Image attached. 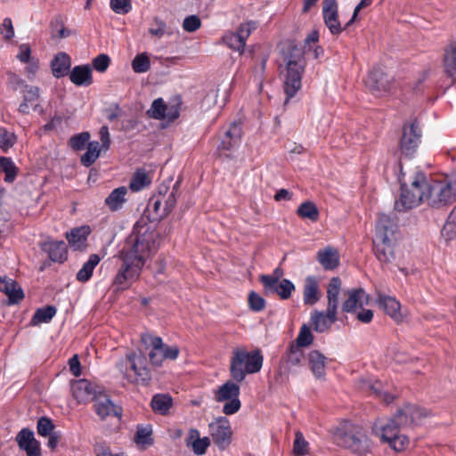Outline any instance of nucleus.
Returning a JSON list of instances; mask_svg holds the SVG:
<instances>
[{"label": "nucleus", "instance_id": "nucleus-4", "mask_svg": "<svg viewBox=\"0 0 456 456\" xmlns=\"http://www.w3.org/2000/svg\"><path fill=\"white\" fill-rule=\"evenodd\" d=\"M264 356L260 349L248 351L245 346L235 347L230 361V374L237 383L242 382L248 374L260 371Z\"/></svg>", "mask_w": 456, "mask_h": 456}, {"label": "nucleus", "instance_id": "nucleus-64", "mask_svg": "<svg viewBox=\"0 0 456 456\" xmlns=\"http://www.w3.org/2000/svg\"><path fill=\"white\" fill-rule=\"evenodd\" d=\"M110 59L107 54H100L93 60V67L99 72H104L110 66Z\"/></svg>", "mask_w": 456, "mask_h": 456}, {"label": "nucleus", "instance_id": "nucleus-44", "mask_svg": "<svg viewBox=\"0 0 456 456\" xmlns=\"http://www.w3.org/2000/svg\"><path fill=\"white\" fill-rule=\"evenodd\" d=\"M89 234V228L83 226L72 229L69 232L66 233V238L69 243L74 247H80L86 240Z\"/></svg>", "mask_w": 456, "mask_h": 456}, {"label": "nucleus", "instance_id": "nucleus-6", "mask_svg": "<svg viewBox=\"0 0 456 456\" xmlns=\"http://www.w3.org/2000/svg\"><path fill=\"white\" fill-rule=\"evenodd\" d=\"M428 178L423 173H416L409 186L402 188L401 198L395 202V209L404 211L426 202Z\"/></svg>", "mask_w": 456, "mask_h": 456}, {"label": "nucleus", "instance_id": "nucleus-7", "mask_svg": "<svg viewBox=\"0 0 456 456\" xmlns=\"http://www.w3.org/2000/svg\"><path fill=\"white\" fill-rule=\"evenodd\" d=\"M120 370L124 378L130 382L149 385L151 379V370L147 366V359L142 353H129L121 360Z\"/></svg>", "mask_w": 456, "mask_h": 456}, {"label": "nucleus", "instance_id": "nucleus-62", "mask_svg": "<svg viewBox=\"0 0 456 456\" xmlns=\"http://www.w3.org/2000/svg\"><path fill=\"white\" fill-rule=\"evenodd\" d=\"M54 426L51 419L46 417H42L37 421V433L42 436H46L51 434Z\"/></svg>", "mask_w": 456, "mask_h": 456}, {"label": "nucleus", "instance_id": "nucleus-24", "mask_svg": "<svg viewBox=\"0 0 456 456\" xmlns=\"http://www.w3.org/2000/svg\"><path fill=\"white\" fill-rule=\"evenodd\" d=\"M369 302V296L362 289L348 291V297L343 303V311L351 313L357 308H362Z\"/></svg>", "mask_w": 456, "mask_h": 456}, {"label": "nucleus", "instance_id": "nucleus-49", "mask_svg": "<svg viewBox=\"0 0 456 456\" xmlns=\"http://www.w3.org/2000/svg\"><path fill=\"white\" fill-rule=\"evenodd\" d=\"M379 233H385L387 238H392L394 235L393 221L386 215L380 216L376 224V235Z\"/></svg>", "mask_w": 456, "mask_h": 456}, {"label": "nucleus", "instance_id": "nucleus-22", "mask_svg": "<svg viewBox=\"0 0 456 456\" xmlns=\"http://www.w3.org/2000/svg\"><path fill=\"white\" fill-rule=\"evenodd\" d=\"M314 329L317 332H324L337 321V310L327 307L326 312L314 311L311 316Z\"/></svg>", "mask_w": 456, "mask_h": 456}, {"label": "nucleus", "instance_id": "nucleus-59", "mask_svg": "<svg viewBox=\"0 0 456 456\" xmlns=\"http://www.w3.org/2000/svg\"><path fill=\"white\" fill-rule=\"evenodd\" d=\"M281 273L279 269L274 271V276L263 275L260 278L262 284L265 289L268 291H273L276 286L279 284V278Z\"/></svg>", "mask_w": 456, "mask_h": 456}, {"label": "nucleus", "instance_id": "nucleus-5", "mask_svg": "<svg viewBox=\"0 0 456 456\" xmlns=\"http://www.w3.org/2000/svg\"><path fill=\"white\" fill-rule=\"evenodd\" d=\"M404 427L400 424V420L396 419V415L386 421H377L373 428V433L379 436L381 442L386 443L395 452L404 451L409 444V437L401 434L400 428Z\"/></svg>", "mask_w": 456, "mask_h": 456}, {"label": "nucleus", "instance_id": "nucleus-14", "mask_svg": "<svg viewBox=\"0 0 456 456\" xmlns=\"http://www.w3.org/2000/svg\"><path fill=\"white\" fill-rule=\"evenodd\" d=\"M393 77L381 68H374L368 75L365 84L372 94L379 96L387 93L392 86Z\"/></svg>", "mask_w": 456, "mask_h": 456}, {"label": "nucleus", "instance_id": "nucleus-11", "mask_svg": "<svg viewBox=\"0 0 456 456\" xmlns=\"http://www.w3.org/2000/svg\"><path fill=\"white\" fill-rule=\"evenodd\" d=\"M209 435L216 447L224 451L232 441L233 432L231 423L226 417H217L208 424Z\"/></svg>", "mask_w": 456, "mask_h": 456}, {"label": "nucleus", "instance_id": "nucleus-33", "mask_svg": "<svg viewBox=\"0 0 456 456\" xmlns=\"http://www.w3.org/2000/svg\"><path fill=\"white\" fill-rule=\"evenodd\" d=\"M70 65L69 56L65 53H59L51 63L53 75L58 78L66 76L70 69Z\"/></svg>", "mask_w": 456, "mask_h": 456}, {"label": "nucleus", "instance_id": "nucleus-12", "mask_svg": "<svg viewBox=\"0 0 456 456\" xmlns=\"http://www.w3.org/2000/svg\"><path fill=\"white\" fill-rule=\"evenodd\" d=\"M121 265L119 266L112 281V286L117 290H124L130 287V285L136 281L142 271L140 265L129 262L126 259H120Z\"/></svg>", "mask_w": 456, "mask_h": 456}, {"label": "nucleus", "instance_id": "nucleus-29", "mask_svg": "<svg viewBox=\"0 0 456 456\" xmlns=\"http://www.w3.org/2000/svg\"><path fill=\"white\" fill-rule=\"evenodd\" d=\"M317 260L326 270H333L339 265V254L333 247H326L317 252Z\"/></svg>", "mask_w": 456, "mask_h": 456}, {"label": "nucleus", "instance_id": "nucleus-17", "mask_svg": "<svg viewBox=\"0 0 456 456\" xmlns=\"http://www.w3.org/2000/svg\"><path fill=\"white\" fill-rule=\"evenodd\" d=\"M73 397L79 403H86L98 396L96 387L86 379L76 380L71 385Z\"/></svg>", "mask_w": 456, "mask_h": 456}, {"label": "nucleus", "instance_id": "nucleus-9", "mask_svg": "<svg viewBox=\"0 0 456 456\" xmlns=\"http://www.w3.org/2000/svg\"><path fill=\"white\" fill-rule=\"evenodd\" d=\"M141 340L145 346L151 347L149 359L153 366L159 367L164 360H175L179 355L180 350L177 346H169L164 344L159 337L144 333L142 334Z\"/></svg>", "mask_w": 456, "mask_h": 456}, {"label": "nucleus", "instance_id": "nucleus-38", "mask_svg": "<svg viewBox=\"0 0 456 456\" xmlns=\"http://www.w3.org/2000/svg\"><path fill=\"white\" fill-rule=\"evenodd\" d=\"M151 183V173L144 168L137 169L129 183V188L133 191H139L149 186Z\"/></svg>", "mask_w": 456, "mask_h": 456}, {"label": "nucleus", "instance_id": "nucleus-48", "mask_svg": "<svg viewBox=\"0 0 456 456\" xmlns=\"http://www.w3.org/2000/svg\"><path fill=\"white\" fill-rule=\"evenodd\" d=\"M131 66L135 73H145L151 69V61L147 53L137 54L132 61Z\"/></svg>", "mask_w": 456, "mask_h": 456}, {"label": "nucleus", "instance_id": "nucleus-51", "mask_svg": "<svg viewBox=\"0 0 456 456\" xmlns=\"http://www.w3.org/2000/svg\"><path fill=\"white\" fill-rule=\"evenodd\" d=\"M314 336L310 328L304 324L298 332V335L296 339V344L294 346H298L300 348L308 346L313 343Z\"/></svg>", "mask_w": 456, "mask_h": 456}, {"label": "nucleus", "instance_id": "nucleus-3", "mask_svg": "<svg viewBox=\"0 0 456 456\" xmlns=\"http://www.w3.org/2000/svg\"><path fill=\"white\" fill-rule=\"evenodd\" d=\"M333 438L338 446L355 456H367L373 446L366 428L347 421L336 428Z\"/></svg>", "mask_w": 456, "mask_h": 456}, {"label": "nucleus", "instance_id": "nucleus-61", "mask_svg": "<svg viewBox=\"0 0 456 456\" xmlns=\"http://www.w3.org/2000/svg\"><path fill=\"white\" fill-rule=\"evenodd\" d=\"M209 445H210V438L208 436H204L202 438H200L195 443H193L189 448H191L192 452L196 455H203L206 453Z\"/></svg>", "mask_w": 456, "mask_h": 456}, {"label": "nucleus", "instance_id": "nucleus-34", "mask_svg": "<svg viewBox=\"0 0 456 456\" xmlns=\"http://www.w3.org/2000/svg\"><path fill=\"white\" fill-rule=\"evenodd\" d=\"M164 196L161 194L152 196L147 205V212L154 221L161 220L167 216V210L163 205Z\"/></svg>", "mask_w": 456, "mask_h": 456}, {"label": "nucleus", "instance_id": "nucleus-10", "mask_svg": "<svg viewBox=\"0 0 456 456\" xmlns=\"http://www.w3.org/2000/svg\"><path fill=\"white\" fill-rule=\"evenodd\" d=\"M240 393V386L232 380L226 381L215 392V400L225 403L223 407V412L225 415H232L240 411L241 407Z\"/></svg>", "mask_w": 456, "mask_h": 456}, {"label": "nucleus", "instance_id": "nucleus-45", "mask_svg": "<svg viewBox=\"0 0 456 456\" xmlns=\"http://www.w3.org/2000/svg\"><path fill=\"white\" fill-rule=\"evenodd\" d=\"M56 314V308L54 306L47 305L39 308L36 311L31 323L33 325H38L43 322H49Z\"/></svg>", "mask_w": 456, "mask_h": 456}, {"label": "nucleus", "instance_id": "nucleus-50", "mask_svg": "<svg viewBox=\"0 0 456 456\" xmlns=\"http://www.w3.org/2000/svg\"><path fill=\"white\" fill-rule=\"evenodd\" d=\"M309 452V444L304 437L301 431L297 430L295 433V439L293 442V453L296 456H303Z\"/></svg>", "mask_w": 456, "mask_h": 456}, {"label": "nucleus", "instance_id": "nucleus-54", "mask_svg": "<svg viewBox=\"0 0 456 456\" xmlns=\"http://www.w3.org/2000/svg\"><path fill=\"white\" fill-rule=\"evenodd\" d=\"M90 134L82 132L69 139V145L74 151H81L89 142Z\"/></svg>", "mask_w": 456, "mask_h": 456}, {"label": "nucleus", "instance_id": "nucleus-16", "mask_svg": "<svg viewBox=\"0 0 456 456\" xmlns=\"http://www.w3.org/2000/svg\"><path fill=\"white\" fill-rule=\"evenodd\" d=\"M420 135V129L416 121L405 124L400 141L401 151L405 155L413 154L419 145Z\"/></svg>", "mask_w": 456, "mask_h": 456}, {"label": "nucleus", "instance_id": "nucleus-19", "mask_svg": "<svg viewBox=\"0 0 456 456\" xmlns=\"http://www.w3.org/2000/svg\"><path fill=\"white\" fill-rule=\"evenodd\" d=\"M373 244L375 255L381 263H390L395 258L392 238H387L385 233H379L375 235Z\"/></svg>", "mask_w": 456, "mask_h": 456}, {"label": "nucleus", "instance_id": "nucleus-43", "mask_svg": "<svg viewBox=\"0 0 456 456\" xmlns=\"http://www.w3.org/2000/svg\"><path fill=\"white\" fill-rule=\"evenodd\" d=\"M151 405L155 412L166 415L172 406V398L167 395L159 394L152 397Z\"/></svg>", "mask_w": 456, "mask_h": 456}, {"label": "nucleus", "instance_id": "nucleus-42", "mask_svg": "<svg viewBox=\"0 0 456 456\" xmlns=\"http://www.w3.org/2000/svg\"><path fill=\"white\" fill-rule=\"evenodd\" d=\"M297 214L301 218L308 219L311 222H317L320 216L318 208L313 201L301 203L297 209Z\"/></svg>", "mask_w": 456, "mask_h": 456}, {"label": "nucleus", "instance_id": "nucleus-21", "mask_svg": "<svg viewBox=\"0 0 456 456\" xmlns=\"http://www.w3.org/2000/svg\"><path fill=\"white\" fill-rule=\"evenodd\" d=\"M39 95L40 90L37 86L26 85L23 90V102L19 106V111L22 114H27L32 106L35 111L43 112L42 107L35 103L37 102Z\"/></svg>", "mask_w": 456, "mask_h": 456}, {"label": "nucleus", "instance_id": "nucleus-47", "mask_svg": "<svg viewBox=\"0 0 456 456\" xmlns=\"http://www.w3.org/2000/svg\"><path fill=\"white\" fill-rule=\"evenodd\" d=\"M0 170L5 175V182L12 183L15 180L18 168L11 159L6 157L0 158Z\"/></svg>", "mask_w": 456, "mask_h": 456}, {"label": "nucleus", "instance_id": "nucleus-37", "mask_svg": "<svg viewBox=\"0 0 456 456\" xmlns=\"http://www.w3.org/2000/svg\"><path fill=\"white\" fill-rule=\"evenodd\" d=\"M362 389L369 391L371 395L380 399L387 404L394 401L395 395H390L388 392L383 390V385L380 381L375 382L364 381Z\"/></svg>", "mask_w": 456, "mask_h": 456}, {"label": "nucleus", "instance_id": "nucleus-39", "mask_svg": "<svg viewBox=\"0 0 456 456\" xmlns=\"http://www.w3.org/2000/svg\"><path fill=\"white\" fill-rule=\"evenodd\" d=\"M305 358L304 351L298 346L291 344L284 357V362L287 369L301 365Z\"/></svg>", "mask_w": 456, "mask_h": 456}, {"label": "nucleus", "instance_id": "nucleus-46", "mask_svg": "<svg viewBox=\"0 0 456 456\" xmlns=\"http://www.w3.org/2000/svg\"><path fill=\"white\" fill-rule=\"evenodd\" d=\"M442 236L447 240L456 238V206L451 211L442 229Z\"/></svg>", "mask_w": 456, "mask_h": 456}, {"label": "nucleus", "instance_id": "nucleus-52", "mask_svg": "<svg viewBox=\"0 0 456 456\" xmlns=\"http://www.w3.org/2000/svg\"><path fill=\"white\" fill-rule=\"evenodd\" d=\"M224 41L231 48L240 53L244 52L246 45L241 42L236 32H228L224 37Z\"/></svg>", "mask_w": 456, "mask_h": 456}, {"label": "nucleus", "instance_id": "nucleus-28", "mask_svg": "<svg viewBox=\"0 0 456 456\" xmlns=\"http://www.w3.org/2000/svg\"><path fill=\"white\" fill-rule=\"evenodd\" d=\"M128 190L126 186H120L114 189L105 199L104 204L111 212H116L122 208L126 202Z\"/></svg>", "mask_w": 456, "mask_h": 456}, {"label": "nucleus", "instance_id": "nucleus-36", "mask_svg": "<svg viewBox=\"0 0 456 456\" xmlns=\"http://www.w3.org/2000/svg\"><path fill=\"white\" fill-rule=\"evenodd\" d=\"M341 289V280L338 277H333L330 279L327 288V307L330 308L333 312L338 310V295Z\"/></svg>", "mask_w": 456, "mask_h": 456}, {"label": "nucleus", "instance_id": "nucleus-1", "mask_svg": "<svg viewBox=\"0 0 456 456\" xmlns=\"http://www.w3.org/2000/svg\"><path fill=\"white\" fill-rule=\"evenodd\" d=\"M319 33L312 31L305 39L304 47L290 45L283 53V68L281 77L284 83V92L288 97L292 98L301 88L302 76L305 68V53L310 52L313 46L317 45Z\"/></svg>", "mask_w": 456, "mask_h": 456}, {"label": "nucleus", "instance_id": "nucleus-60", "mask_svg": "<svg viewBox=\"0 0 456 456\" xmlns=\"http://www.w3.org/2000/svg\"><path fill=\"white\" fill-rule=\"evenodd\" d=\"M151 429L150 428H139L136 431L134 441L137 444H151Z\"/></svg>", "mask_w": 456, "mask_h": 456}, {"label": "nucleus", "instance_id": "nucleus-20", "mask_svg": "<svg viewBox=\"0 0 456 456\" xmlns=\"http://www.w3.org/2000/svg\"><path fill=\"white\" fill-rule=\"evenodd\" d=\"M16 442L20 449L26 452L27 456H41L39 443L35 439L31 430L21 429L16 436Z\"/></svg>", "mask_w": 456, "mask_h": 456}, {"label": "nucleus", "instance_id": "nucleus-35", "mask_svg": "<svg viewBox=\"0 0 456 456\" xmlns=\"http://www.w3.org/2000/svg\"><path fill=\"white\" fill-rule=\"evenodd\" d=\"M444 69L450 77L456 80V42L450 44L444 50Z\"/></svg>", "mask_w": 456, "mask_h": 456}, {"label": "nucleus", "instance_id": "nucleus-13", "mask_svg": "<svg viewBox=\"0 0 456 456\" xmlns=\"http://www.w3.org/2000/svg\"><path fill=\"white\" fill-rule=\"evenodd\" d=\"M179 106L178 100L166 103L162 98H158L152 102L147 114L154 119L174 121L179 117Z\"/></svg>", "mask_w": 456, "mask_h": 456}, {"label": "nucleus", "instance_id": "nucleus-27", "mask_svg": "<svg viewBox=\"0 0 456 456\" xmlns=\"http://www.w3.org/2000/svg\"><path fill=\"white\" fill-rule=\"evenodd\" d=\"M70 81L78 86L93 84L92 69L89 65L75 66L69 72Z\"/></svg>", "mask_w": 456, "mask_h": 456}, {"label": "nucleus", "instance_id": "nucleus-55", "mask_svg": "<svg viewBox=\"0 0 456 456\" xmlns=\"http://www.w3.org/2000/svg\"><path fill=\"white\" fill-rule=\"evenodd\" d=\"M248 303L249 308L254 312H260L265 307V300L255 291L248 294Z\"/></svg>", "mask_w": 456, "mask_h": 456}, {"label": "nucleus", "instance_id": "nucleus-53", "mask_svg": "<svg viewBox=\"0 0 456 456\" xmlns=\"http://www.w3.org/2000/svg\"><path fill=\"white\" fill-rule=\"evenodd\" d=\"M294 289V284L290 281L283 279L279 282L273 291L276 292L281 299H288Z\"/></svg>", "mask_w": 456, "mask_h": 456}, {"label": "nucleus", "instance_id": "nucleus-32", "mask_svg": "<svg viewBox=\"0 0 456 456\" xmlns=\"http://www.w3.org/2000/svg\"><path fill=\"white\" fill-rule=\"evenodd\" d=\"M53 262H63L67 258V247L63 241H47L43 245Z\"/></svg>", "mask_w": 456, "mask_h": 456}, {"label": "nucleus", "instance_id": "nucleus-26", "mask_svg": "<svg viewBox=\"0 0 456 456\" xmlns=\"http://www.w3.org/2000/svg\"><path fill=\"white\" fill-rule=\"evenodd\" d=\"M321 296L322 293L317 280L312 276L307 277L305 279L303 290V299L305 305H315L320 300Z\"/></svg>", "mask_w": 456, "mask_h": 456}, {"label": "nucleus", "instance_id": "nucleus-30", "mask_svg": "<svg viewBox=\"0 0 456 456\" xmlns=\"http://www.w3.org/2000/svg\"><path fill=\"white\" fill-rule=\"evenodd\" d=\"M0 291L8 297L11 304L20 302L24 297L21 289L12 279L6 277H0Z\"/></svg>", "mask_w": 456, "mask_h": 456}, {"label": "nucleus", "instance_id": "nucleus-63", "mask_svg": "<svg viewBox=\"0 0 456 456\" xmlns=\"http://www.w3.org/2000/svg\"><path fill=\"white\" fill-rule=\"evenodd\" d=\"M149 33L157 38H161L166 34V23L156 18L153 20L151 27L149 28Z\"/></svg>", "mask_w": 456, "mask_h": 456}, {"label": "nucleus", "instance_id": "nucleus-2", "mask_svg": "<svg viewBox=\"0 0 456 456\" xmlns=\"http://www.w3.org/2000/svg\"><path fill=\"white\" fill-rule=\"evenodd\" d=\"M157 236L158 233L149 227H142L140 230L134 231L128 237L117 256L118 259H126L143 268L146 261L157 249Z\"/></svg>", "mask_w": 456, "mask_h": 456}, {"label": "nucleus", "instance_id": "nucleus-23", "mask_svg": "<svg viewBox=\"0 0 456 456\" xmlns=\"http://www.w3.org/2000/svg\"><path fill=\"white\" fill-rule=\"evenodd\" d=\"M94 410L102 419L109 416L120 417L121 415V409L113 404L107 395L100 393L94 400Z\"/></svg>", "mask_w": 456, "mask_h": 456}, {"label": "nucleus", "instance_id": "nucleus-56", "mask_svg": "<svg viewBox=\"0 0 456 456\" xmlns=\"http://www.w3.org/2000/svg\"><path fill=\"white\" fill-rule=\"evenodd\" d=\"M16 142V136L13 133L7 131L5 128H0V148L6 151L12 148Z\"/></svg>", "mask_w": 456, "mask_h": 456}, {"label": "nucleus", "instance_id": "nucleus-25", "mask_svg": "<svg viewBox=\"0 0 456 456\" xmlns=\"http://www.w3.org/2000/svg\"><path fill=\"white\" fill-rule=\"evenodd\" d=\"M379 304L395 322L400 323L403 320V314L401 312V304L395 297L388 296H380Z\"/></svg>", "mask_w": 456, "mask_h": 456}, {"label": "nucleus", "instance_id": "nucleus-15", "mask_svg": "<svg viewBox=\"0 0 456 456\" xmlns=\"http://www.w3.org/2000/svg\"><path fill=\"white\" fill-rule=\"evenodd\" d=\"M429 416L430 412L427 409L410 403L399 409L396 413V419L403 426L421 425Z\"/></svg>", "mask_w": 456, "mask_h": 456}, {"label": "nucleus", "instance_id": "nucleus-40", "mask_svg": "<svg viewBox=\"0 0 456 456\" xmlns=\"http://www.w3.org/2000/svg\"><path fill=\"white\" fill-rule=\"evenodd\" d=\"M100 256L96 254H92L87 262H86L82 268L77 273V280L81 282L87 281L93 275L94 268L100 263Z\"/></svg>", "mask_w": 456, "mask_h": 456}, {"label": "nucleus", "instance_id": "nucleus-31", "mask_svg": "<svg viewBox=\"0 0 456 456\" xmlns=\"http://www.w3.org/2000/svg\"><path fill=\"white\" fill-rule=\"evenodd\" d=\"M307 360L313 374L318 379L324 377L326 357L319 351L313 350L308 354Z\"/></svg>", "mask_w": 456, "mask_h": 456}, {"label": "nucleus", "instance_id": "nucleus-41", "mask_svg": "<svg viewBox=\"0 0 456 456\" xmlns=\"http://www.w3.org/2000/svg\"><path fill=\"white\" fill-rule=\"evenodd\" d=\"M102 147L96 141L89 142L86 145V151L81 156L80 161L83 166L88 167L99 158Z\"/></svg>", "mask_w": 456, "mask_h": 456}, {"label": "nucleus", "instance_id": "nucleus-58", "mask_svg": "<svg viewBox=\"0 0 456 456\" xmlns=\"http://www.w3.org/2000/svg\"><path fill=\"white\" fill-rule=\"evenodd\" d=\"M256 28V24L254 21H248L239 26L235 31L240 38L241 42L246 45L247 39L250 36L251 32Z\"/></svg>", "mask_w": 456, "mask_h": 456}, {"label": "nucleus", "instance_id": "nucleus-8", "mask_svg": "<svg viewBox=\"0 0 456 456\" xmlns=\"http://www.w3.org/2000/svg\"><path fill=\"white\" fill-rule=\"evenodd\" d=\"M426 204L432 208H442L456 200V182L428 181Z\"/></svg>", "mask_w": 456, "mask_h": 456}, {"label": "nucleus", "instance_id": "nucleus-18", "mask_svg": "<svg viewBox=\"0 0 456 456\" xmlns=\"http://www.w3.org/2000/svg\"><path fill=\"white\" fill-rule=\"evenodd\" d=\"M322 15L324 22L331 34L338 35L342 32L343 28L338 20V4L336 0L323 1Z\"/></svg>", "mask_w": 456, "mask_h": 456}, {"label": "nucleus", "instance_id": "nucleus-57", "mask_svg": "<svg viewBox=\"0 0 456 456\" xmlns=\"http://www.w3.org/2000/svg\"><path fill=\"white\" fill-rule=\"evenodd\" d=\"M111 10L118 14H126L132 9L131 0H110Z\"/></svg>", "mask_w": 456, "mask_h": 456}]
</instances>
